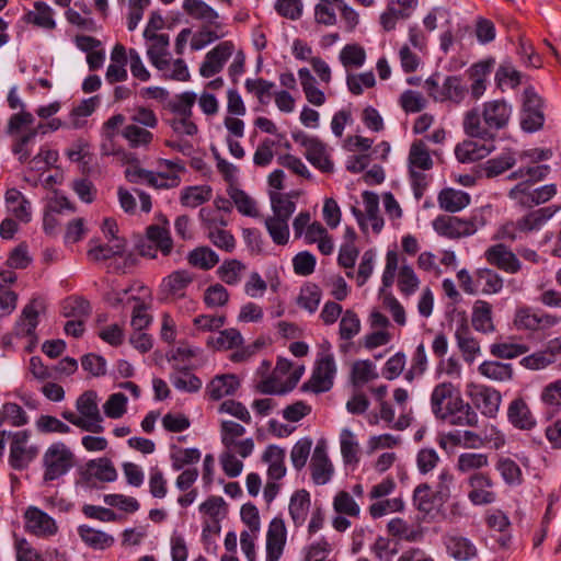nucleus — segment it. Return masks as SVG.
Instances as JSON below:
<instances>
[{"mask_svg":"<svg viewBox=\"0 0 561 561\" xmlns=\"http://www.w3.org/2000/svg\"><path fill=\"white\" fill-rule=\"evenodd\" d=\"M490 151L491 148L485 149L484 147H479L474 141H465L460 145H457L455 148L456 158L462 163L473 162L482 159Z\"/></svg>","mask_w":561,"mask_h":561,"instance_id":"nucleus-63","label":"nucleus"},{"mask_svg":"<svg viewBox=\"0 0 561 561\" xmlns=\"http://www.w3.org/2000/svg\"><path fill=\"white\" fill-rule=\"evenodd\" d=\"M183 10L193 19L216 25L218 12L203 0H183Z\"/></svg>","mask_w":561,"mask_h":561,"instance_id":"nucleus-43","label":"nucleus"},{"mask_svg":"<svg viewBox=\"0 0 561 561\" xmlns=\"http://www.w3.org/2000/svg\"><path fill=\"white\" fill-rule=\"evenodd\" d=\"M311 479L314 484H327L334 472L333 465L328 456L327 444L319 440L313 449L310 460Z\"/></svg>","mask_w":561,"mask_h":561,"instance_id":"nucleus-15","label":"nucleus"},{"mask_svg":"<svg viewBox=\"0 0 561 561\" xmlns=\"http://www.w3.org/2000/svg\"><path fill=\"white\" fill-rule=\"evenodd\" d=\"M88 473L102 482H113L117 479V471L107 458L91 460L87 465Z\"/></svg>","mask_w":561,"mask_h":561,"instance_id":"nucleus-55","label":"nucleus"},{"mask_svg":"<svg viewBox=\"0 0 561 561\" xmlns=\"http://www.w3.org/2000/svg\"><path fill=\"white\" fill-rule=\"evenodd\" d=\"M171 383L175 389L184 392H197L203 385L202 380L187 369L173 374Z\"/></svg>","mask_w":561,"mask_h":561,"instance_id":"nucleus-64","label":"nucleus"},{"mask_svg":"<svg viewBox=\"0 0 561 561\" xmlns=\"http://www.w3.org/2000/svg\"><path fill=\"white\" fill-rule=\"evenodd\" d=\"M360 320L357 313L347 309L342 314L339 324V335L341 340L350 341L360 332Z\"/></svg>","mask_w":561,"mask_h":561,"instance_id":"nucleus-60","label":"nucleus"},{"mask_svg":"<svg viewBox=\"0 0 561 561\" xmlns=\"http://www.w3.org/2000/svg\"><path fill=\"white\" fill-rule=\"evenodd\" d=\"M442 421L455 426L472 427L478 425L479 417L473 408L461 398Z\"/></svg>","mask_w":561,"mask_h":561,"instance_id":"nucleus-26","label":"nucleus"},{"mask_svg":"<svg viewBox=\"0 0 561 561\" xmlns=\"http://www.w3.org/2000/svg\"><path fill=\"white\" fill-rule=\"evenodd\" d=\"M490 463L489 455L484 453H462L457 457L455 468L458 473L470 476L473 473H485L483 471Z\"/></svg>","mask_w":561,"mask_h":561,"instance_id":"nucleus-22","label":"nucleus"},{"mask_svg":"<svg viewBox=\"0 0 561 561\" xmlns=\"http://www.w3.org/2000/svg\"><path fill=\"white\" fill-rule=\"evenodd\" d=\"M194 275L187 270H178L165 276L160 284V294L165 300L176 301L185 298Z\"/></svg>","mask_w":561,"mask_h":561,"instance_id":"nucleus-13","label":"nucleus"},{"mask_svg":"<svg viewBox=\"0 0 561 561\" xmlns=\"http://www.w3.org/2000/svg\"><path fill=\"white\" fill-rule=\"evenodd\" d=\"M457 346L462 353V357L467 363H472L480 354V344L472 335L470 328L466 321L457 327L455 332Z\"/></svg>","mask_w":561,"mask_h":561,"instance_id":"nucleus-23","label":"nucleus"},{"mask_svg":"<svg viewBox=\"0 0 561 561\" xmlns=\"http://www.w3.org/2000/svg\"><path fill=\"white\" fill-rule=\"evenodd\" d=\"M76 465V456L64 442L50 444L43 454V482L50 483L67 474Z\"/></svg>","mask_w":561,"mask_h":561,"instance_id":"nucleus-3","label":"nucleus"},{"mask_svg":"<svg viewBox=\"0 0 561 561\" xmlns=\"http://www.w3.org/2000/svg\"><path fill=\"white\" fill-rule=\"evenodd\" d=\"M4 199L9 211L18 220L25 224L31 221V203L18 188L12 187L7 190Z\"/></svg>","mask_w":561,"mask_h":561,"instance_id":"nucleus-27","label":"nucleus"},{"mask_svg":"<svg viewBox=\"0 0 561 561\" xmlns=\"http://www.w3.org/2000/svg\"><path fill=\"white\" fill-rule=\"evenodd\" d=\"M311 506L310 493L307 490L294 492L289 500L288 512L295 527H301Z\"/></svg>","mask_w":561,"mask_h":561,"instance_id":"nucleus-25","label":"nucleus"},{"mask_svg":"<svg viewBox=\"0 0 561 561\" xmlns=\"http://www.w3.org/2000/svg\"><path fill=\"white\" fill-rule=\"evenodd\" d=\"M545 102L533 87L523 92V103L519 114L520 128L526 133L542 129L545 124Z\"/></svg>","mask_w":561,"mask_h":561,"instance_id":"nucleus-5","label":"nucleus"},{"mask_svg":"<svg viewBox=\"0 0 561 561\" xmlns=\"http://www.w3.org/2000/svg\"><path fill=\"white\" fill-rule=\"evenodd\" d=\"M90 313L91 305L83 297L70 296L61 304V314L66 318L87 320Z\"/></svg>","mask_w":561,"mask_h":561,"instance_id":"nucleus-48","label":"nucleus"},{"mask_svg":"<svg viewBox=\"0 0 561 561\" xmlns=\"http://www.w3.org/2000/svg\"><path fill=\"white\" fill-rule=\"evenodd\" d=\"M187 262L193 267L209 271L218 264L219 256L208 247H197L188 252Z\"/></svg>","mask_w":561,"mask_h":561,"instance_id":"nucleus-46","label":"nucleus"},{"mask_svg":"<svg viewBox=\"0 0 561 561\" xmlns=\"http://www.w3.org/2000/svg\"><path fill=\"white\" fill-rule=\"evenodd\" d=\"M201 457L202 454L198 448H176L170 455L172 469L180 471L185 466L197 463Z\"/></svg>","mask_w":561,"mask_h":561,"instance_id":"nucleus-61","label":"nucleus"},{"mask_svg":"<svg viewBox=\"0 0 561 561\" xmlns=\"http://www.w3.org/2000/svg\"><path fill=\"white\" fill-rule=\"evenodd\" d=\"M495 469L499 471L500 476L504 480V482L508 485H520L523 482V473L519 466L513 459L508 457H501L496 465Z\"/></svg>","mask_w":561,"mask_h":561,"instance_id":"nucleus-54","label":"nucleus"},{"mask_svg":"<svg viewBox=\"0 0 561 561\" xmlns=\"http://www.w3.org/2000/svg\"><path fill=\"white\" fill-rule=\"evenodd\" d=\"M146 39L151 42L147 50L150 62L158 70L165 72L171 66L168 59L169 35L152 33V35Z\"/></svg>","mask_w":561,"mask_h":561,"instance_id":"nucleus-21","label":"nucleus"},{"mask_svg":"<svg viewBox=\"0 0 561 561\" xmlns=\"http://www.w3.org/2000/svg\"><path fill=\"white\" fill-rule=\"evenodd\" d=\"M506 415L514 428L531 431L537 426V419L523 397H517L508 403Z\"/></svg>","mask_w":561,"mask_h":561,"instance_id":"nucleus-19","label":"nucleus"},{"mask_svg":"<svg viewBox=\"0 0 561 561\" xmlns=\"http://www.w3.org/2000/svg\"><path fill=\"white\" fill-rule=\"evenodd\" d=\"M559 322V318L556 316L534 311L529 307L518 308L515 312L514 324L519 330H539L548 329L556 325Z\"/></svg>","mask_w":561,"mask_h":561,"instance_id":"nucleus-17","label":"nucleus"},{"mask_svg":"<svg viewBox=\"0 0 561 561\" xmlns=\"http://www.w3.org/2000/svg\"><path fill=\"white\" fill-rule=\"evenodd\" d=\"M76 409L80 417L84 419L85 424H91V427L99 430H88L87 432L100 434L104 431L102 425L103 417L100 413L96 393L94 391H85L76 401Z\"/></svg>","mask_w":561,"mask_h":561,"instance_id":"nucleus-20","label":"nucleus"},{"mask_svg":"<svg viewBox=\"0 0 561 561\" xmlns=\"http://www.w3.org/2000/svg\"><path fill=\"white\" fill-rule=\"evenodd\" d=\"M287 542V527L282 516H275L268 524L265 543V560L279 561Z\"/></svg>","mask_w":561,"mask_h":561,"instance_id":"nucleus-10","label":"nucleus"},{"mask_svg":"<svg viewBox=\"0 0 561 561\" xmlns=\"http://www.w3.org/2000/svg\"><path fill=\"white\" fill-rule=\"evenodd\" d=\"M125 240H115V242L107 244H100L95 240H90L87 255L93 262L106 261L113 256L122 255L125 252Z\"/></svg>","mask_w":561,"mask_h":561,"instance_id":"nucleus-32","label":"nucleus"},{"mask_svg":"<svg viewBox=\"0 0 561 561\" xmlns=\"http://www.w3.org/2000/svg\"><path fill=\"white\" fill-rule=\"evenodd\" d=\"M234 45L230 41L219 43L213 49H210L204 58L199 67V75L203 78H211L219 73L228 59L232 56Z\"/></svg>","mask_w":561,"mask_h":561,"instance_id":"nucleus-14","label":"nucleus"},{"mask_svg":"<svg viewBox=\"0 0 561 561\" xmlns=\"http://www.w3.org/2000/svg\"><path fill=\"white\" fill-rule=\"evenodd\" d=\"M266 230L273 242L278 245H285L289 240L288 220L268 217L265 219Z\"/></svg>","mask_w":561,"mask_h":561,"instance_id":"nucleus-62","label":"nucleus"},{"mask_svg":"<svg viewBox=\"0 0 561 561\" xmlns=\"http://www.w3.org/2000/svg\"><path fill=\"white\" fill-rule=\"evenodd\" d=\"M335 374L336 365L333 354H323L317 359L308 385L316 393L327 392L333 386Z\"/></svg>","mask_w":561,"mask_h":561,"instance_id":"nucleus-11","label":"nucleus"},{"mask_svg":"<svg viewBox=\"0 0 561 561\" xmlns=\"http://www.w3.org/2000/svg\"><path fill=\"white\" fill-rule=\"evenodd\" d=\"M445 546L448 554L458 561H469L477 554L476 546L461 536L447 537Z\"/></svg>","mask_w":561,"mask_h":561,"instance_id":"nucleus-36","label":"nucleus"},{"mask_svg":"<svg viewBox=\"0 0 561 561\" xmlns=\"http://www.w3.org/2000/svg\"><path fill=\"white\" fill-rule=\"evenodd\" d=\"M408 160L410 169L427 171L433 168V160L423 140L412 142Z\"/></svg>","mask_w":561,"mask_h":561,"instance_id":"nucleus-47","label":"nucleus"},{"mask_svg":"<svg viewBox=\"0 0 561 561\" xmlns=\"http://www.w3.org/2000/svg\"><path fill=\"white\" fill-rule=\"evenodd\" d=\"M299 381V376L294 378H287L285 382L282 381V378L276 374L272 373L271 376L262 379L256 388L257 391L264 394H285L293 390L297 382Z\"/></svg>","mask_w":561,"mask_h":561,"instance_id":"nucleus-42","label":"nucleus"},{"mask_svg":"<svg viewBox=\"0 0 561 561\" xmlns=\"http://www.w3.org/2000/svg\"><path fill=\"white\" fill-rule=\"evenodd\" d=\"M244 88L249 93H253L261 104L265 105L274 95L273 89L275 88V83L263 78H248L244 82Z\"/></svg>","mask_w":561,"mask_h":561,"instance_id":"nucleus-59","label":"nucleus"},{"mask_svg":"<svg viewBox=\"0 0 561 561\" xmlns=\"http://www.w3.org/2000/svg\"><path fill=\"white\" fill-rule=\"evenodd\" d=\"M472 327L482 333H492L495 330L492 318V306L485 300H477L472 307Z\"/></svg>","mask_w":561,"mask_h":561,"instance_id":"nucleus-35","label":"nucleus"},{"mask_svg":"<svg viewBox=\"0 0 561 561\" xmlns=\"http://www.w3.org/2000/svg\"><path fill=\"white\" fill-rule=\"evenodd\" d=\"M417 0H390L380 15V24L386 32L393 31L397 23L409 19L417 7Z\"/></svg>","mask_w":561,"mask_h":561,"instance_id":"nucleus-18","label":"nucleus"},{"mask_svg":"<svg viewBox=\"0 0 561 561\" xmlns=\"http://www.w3.org/2000/svg\"><path fill=\"white\" fill-rule=\"evenodd\" d=\"M213 197V188L209 185H192L182 188L180 203L184 207L196 208L209 202Z\"/></svg>","mask_w":561,"mask_h":561,"instance_id":"nucleus-38","label":"nucleus"},{"mask_svg":"<svg viewBox=\"0 0 561 561\" xmlns=\"http://www.w3.org/2000/svg\"><path fill=\"white\" fill-rule=\"evenodd\" d=\"M247 270L244 263L237 259H228L217 268L218 278L229 286H237L242 280Z\"/></svg>","mask_w":561,"mask_h":561,"instance_id":"nucleus-44","label":"nucleus"},{"mask_svg":"<svg viewBox=\"0 0 561 561\" xmlns=\"http://www.w3.org/2000/svg\"><path fill=\"white\" fill-rule=\"evenodd\" d=\"M24 526L27 533L47 538L57 534L56 520L36 506H28L24 513Z\"/></svg>","mask_w":561,"mask_h":561,"instance_id":"nucleus-12","label":"nucleus"},{"mask_svg":"<svg viewBox=\"0 0 561 561\" xmlns=\"http://www.w3.org/2000/svg\"><path fill=\"white\" fill-rule=\"evenodd\" d=\"M477 294L495 295L504 286L503 277L491 268H478L476 271Z\"/></svg>","mask_w":561,"mask_h":561,"instance_id":"nucleus-31","label":"nucleus"},{"mask_svg":"<svg viewBox=\"0 0 561 561\" xmlns=\"http://www.w3.org/2000/svg\"><path fill=\"white\" fill-rule=\"evenodd\" d=\"M377 377L375 366L369 359L356 360L352 366L351 381L355 387H360Z\"/></svg>","mask_w":561,"mask_h":561,"instance_id":"nucleus-58","label":"nucleus"},{"mask_svg":"<svg viewBox=\"0 0 561 561\" xmlns=\"http://www.w3.org/2000/svg\"><path fill=\"white\" fill-rule=\"evenodd\" d=\"M493 64L494 61L490 59L476 62L470 67L469 75L472 79L470 91L474 100L480 99L484 94L486 77L492 71Z\"/></svg>","mask_w":561,"mask_h":561,"instance_id":"nucleus-33","label":"nucleus"},{"mask_svg":"<svg viewBox=\"0 0 561 561\" xmlns=\"http://www.w3.org/2000/svg\"><path fill=\"white\" fill-rule=\"evenodd\" d=\"M263 462L268 465L267 477L270 480H280L286 474L285 449L277 445H268L262 455Z\"/></svg>","mask_w":561,"mask_h":561,"instance_id":"nucleus-28","label":"nucleus"},{"mask_svg":"<svg viewBox=\"0 0 561 561\" xmlns=\"http://www.w3.org/2000/svg\"><path fill=\"white\" fill-rule=\"evenodd\" d=\"M366 58L365 48L357 43L346 44L339 53V60L347 72L362 68Z\"/></svg>","mask_w":561,"mask_h":561,"instance_id":"nucleus-40","label":"nucleus"},{"mask_svg":"<svg viewBox=\"0 0 561 561\" xmlns=\"http://www.w3.org/2000/svg\"><path fill=\"white\" fill-rule=\"evenodd\" d=\"M466 392L484 416L494 417L497 414L502 401L500 391L485 385L469 383Z\"/></svg>","mask_w":561,"mask_h":561,"instance_id":"nucleus-8","label":"nucleus"},{"mask_svg":"<svg viewBox=\"0 0 561 561\" xmlns=\"http://www.w3.org/2000/svg\"><path fill=\"white\" fill-rule=\"evenodd\" d=\"M341 454L346 465H357L359 462V446L353 432L343 428L340 435Z\"/></svg>","mask_w":561,"mask_h":561,"instance_id":"nucleus-52","label":"nucleus"},{"mask_svg":"<svg viewBox=\"0 0 561 561\" xmlns=\"http://www.w3.org/2000/svg\"><path fill=\"white\" fill-rule=\"evenodd\" d=\"M432 225L437 234L448 239H460L474 234L486 225V219L482 209H476L468 218L439 215Z\"/></svg>","mask_w":561,"mask_h":561,"instance_id":"nucleus-2","label":"nucleus"},{"mask_svg":"<svg viewBox=\"0 0 561 561\" xmlns=\"http://www.w3.org/2000/svg\"><path fill=\"white\" fill-rule=\"evenodd\" d=\"M146 236L148 240L156 244L164 256H168L173 249V240L167 227L150 225L147 227Z\"/></svg>","mask_w":561,"mask_h":561,"instance_id":"nucleus-51","label":"nucleus"},{"mask_svg":"<svg viewBox=\"0 0 561 561\" xmlns=\"http://www.w3.org/2000/svg\"><path fill=\"white\" fill-rule=\"evenodd\" d=\"M484 257L490 265L508 274H516L522 268V263L516 254L503 243L489 247L484 252Z\"/></svg>","mask_w":561,"mask_h":561,"instance_id":"nucleus-16","label":"nucleus"},{"mask_svg":"<svg viewBox=\"0 0 561 561\" xmlns=\"http://www.w3.org/2000/svg\"><path fill=\"white\" fill-rule=\"evenodd\" d=\"M471 197L468 193L446 187L438 194L437 202L442 209L448 213H457L466 208L470 204Z\"/></svg>","mask_w":561,"mask_h":561,"instance_id":"nucleus-30","label":"nucleus"},{"mask_svg":"<svg viewBox=\"0 0 561 561\" xmlns=\"http://www.w3.org/2000/svg\"><path fill=\"white\" fill-rule=\"evenodd\" d=\"M560 209L561 206H548L528 213L518 219L520 232L539 230Z\"/></svg>","mask_w":561,"mask_h":561,"instance_id":"nucleus-34","label":"nucleus"},{"mask_svg":"<svg viewBox=\"0 0 561 561\" xmlns=\"http://www.w3.org/2000/svg\"><path fill=\"white\" fill-rule=\"evenodd\" d=\"M478 371L494 381H507L513 377L512 365L501 362L485 360L479 365Z\"/></svg>","mask_w":561,"mask_h":561,"instance_id":"nucleus-49","label":"nucleus"},{"mask_svg":"<svg viewBox=\"0 0 561 561\" xmlns=\"http://www.w3.org/2000/svg\"><path fill=\"white\" fill-rule=\"evenodd\" d=\"M460 399L459 390L451 382H440L431 393V411L437 420L442 421Z\"/></svg>","mask_w":561,"mask_h":561,"instance_id":"nucleus-9","label":"nucleus"},{"mask_svg":"<svg viewBox=\"0 0 561 561\" xmlns=\"http://www.w3.org/2000/svg\"><path fill=\"white\" fill-rule=\"evenodd\" d=\"M438 502L435 490L428 483L416 485L413 491V504L417 511L430 513Z\"/></svg>","mask_w":561,"mask_h":561,"instance_id":"nucleus-50","label":"nucleus"},{"mask_svg":"<svg viewBox=\"0 0 561 561\" xmlns=\"http://www.w3.org/2000/svg\"><path fill=\"white\" fill-rule=\"evenodd\" d=\"M425 87L428 95L436 102H450L455 105L462 103L468 93V88L460 76H447L442 84L438 83L435 76L425 80Z\"/></svg>","mask_w":561,"mask_h":561,"instance_id":"nucleus-4","label":"nucleus"},{"mask_svg":"<svg viewBox=\"0 0 561 561\" xmlns=\"http://www.w3.org/2000/svg\"><path fill=\"white\" fill-rule=\"evenodd\" d=\"M307 160L317 169L322 172L330 173L333 171L334 165L330 159L327 145L320 139H317L305 153Z\"/></svg>","mask_w":561,"mask_h":561,"instance_id":"nucleus-41","label":"nucleus"},{"mask_svg":"<svg viewBox=\"0 0 561 561\" xmlns=\"http://www.w3.org/2000/svg\"><path fill=\"white\" fill-rule=\"evenodd\" d=\"M271 207L273 210V218H280L289 220L296 209V204L290 199L287 194L279 192H270Z\"/></svg>","mask_w":561,"mask_h":561,"instance_id":"nucleus-56","label":"nucleus"},{"mask_svg":"<svg viewBox=\"0 0 561 561\" xmlns=\"http://www.w3.org/2000/svg\"><path fill=\"white\" fill-rule=\"evenodd\" d=\"M512 112V105L505 100L488 101L481 113L478 110L466 113L463 130L470 137L494 139L499 130L507 127Z\"/></svg>","mask_w":561,"mask_h":561,"instance_id":"nucleus-1","label":"nucleus"},{"mask_svg":"<svg viewBox=\"0 0 561 561\" xmlns=\"http://www.w3.org/2000/svg\"><path fill=\"white\" fill-rule=\"evenodd\" d=\"M467 496L474 506H484L493 504L497 494L494 491V481L489 472L473 473L466 478Z\"/></svg>","mask_w":561,"mask_h":561,"instance_id":"nucleus-6","label":"nucleus"},{"mask_svg":"<svg viewBox=\"0 0 561 561\" xmlns=\"http://www.w3.org/2000/svg\"><path fill=\"white\" fill-rule=\"evenodd\" d=\"M28 431L9 432L10 455L9 465L14 470H24L35 459L37 455V447L28 446L30 440Z\"/></svg>","mask_w":561,"mask_h":561,"instance_id":"nucleus-7","label":"nucleus"},{"mask_svg":"<svg viewBox=\"0 0 561 561\" xmlns=\"http://www.w3.org/2000/svg\"><path fill=\"white\" fill-rule=\"evenodd\" d=\"M240 382L234 375L216 376L208 385L207 392L213 400H220L224 397L233 394Z\"/></svg>","mask_w":561,"mask_h":561,"instance_id":"nucleus-37","label":"nucleus"},{"mask_svg":"<svg viewBox=\"0 0 561 561\" xmlns=\"http://www.w3.org/2000/svg\"><path fill=\"white\" fill-rule=\"evenodd\" d=\"M44 126L38 124L36 127L28 128L22 135L18 134L15 136L11 150L13 154L18 156L21 163H25L30 159L32 151L28 149V146L34 142L35 137Z\"/></svg>","mask_w":561,"mask_h":561,"instance_id":"nucleus-45","label":"nucleus"},{"mask_svg":"<svg viewBox=\"0 0 561 561\" xmlns=\"http://www.w3.org/2000/svg\"><path fill=\"white\" fill-rule=\"evenodd\" d=\"M322 293L318 285L307 284L301 287L297 304L300 308L307 310L310 313L317 311L321 301Z\"/></svg>","mask_w":561,"mask_h":561,"instance_id":"nucleus-57","label":"nucleus"},{"mask_svg":"<svg viewBox=\"0 0 561 561\" xmlns=\"http://www.w3.org/2000/svg\"><path fill=\"white\" fill-rule=\"evenodd\" d=\"M24 21L36 27L53 31L56 28L53 9L44 1H35L34 10L24 15Z\"/></svg>","mask_w":561,"mask_h":561,"instance_id":"nucleus-29","label":"nucleus"},{"mask_svg":"<svg viewBox=\"0 0 561 561\" xmlns=\"http://www.w3.org/2000/svg\"><path fill=\"white\" fill-rule=\"evenodd\" d=\"M123 138L131 149L148 148L153 141V134L150 128L136 124H127L122 130Z\"/></svg>","mask_w":561,"mask_h":561,"instance_id":"nucleus-39","label":"nucleus"},{"mask_svg":"<svg viewBox=\"0 0 561 561\" xmlns=\"http://www.w3.org/2000/svg\"><path fill=\"white\" fill-rule=\"evenodd\" d=\"M38 324V311L33 304L26 305L15 325L19 336H33Z\"/></svg>","mask_w":561,"mask_h":561,"instance_id":"nucleus-53","label":"nucleus"},{"mask_svg":"<svg viewBox=\"0 0 561 561\" xmlns=\"http://www.w3.org/2000/svg\"><path fill=\"white\" fill-rule=\"evenodd\" d=\"M77 533L81 541L93 550H106L115 543L112 535L89 525L78 526Z\"/></svg>","mask_w":561,"mask_h":561,"instance_id":"nucleus-24","label":"nucleus"}]
</instances>
